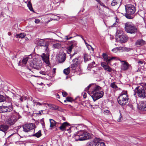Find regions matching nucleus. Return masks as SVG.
Returning a JSON list of instances; mask_svg holds the SVG:
<instances>
[{
	"label": "nucleus",
	"instance_id": "1",
	"mask_svg": "<svg viewBox=\"0 0 146 146\" xmlns=\"http://www.w3.org/2000/svg\"><path fill=\"white\" fill-rule=\"evenodd\" d=\"M125 7L126 12L125 16L129 19H133L136 10L135 7L131 4H127Z\"/></svg>",
	"mask_w": 146,
	"mask_h": 146
},
{
	"label": "nucleus",
	"instance_id": "2",
	"mask_svg": "<svg viewBox=\"0 0 146 146\" xmlns=\"http://www.w3.org/2000/svg\"><path fill=\"white\" fill-rule=\"evenodd\" d=\"M75 137L76 141H84L91 138L90 133L84 131H80L78 132Z\"/></svg>",
	"mask_w": 146,
	"mask_h": 146
},
{
	"label": "nucleus",
	"instance_id": "3",
	"mask_svg": "<svg viewBox=\"0 0 146 146\" xmlns=\"http://www.w3.org/2000/svg\"><path fill=\"white\" fill-rule=\"evenodd\" d=\"M125 30L127 33L135 34L137 32L136 27L131 23L128 22L125 24Z\"/></svg>",
	"mask_w": 146,
	"mask_h": 146
},
{
	"label": "nucleus",
	"instance_id": "4",
	"mask_svg": "<svg viewBox=\"0 0 146 146\" xmlns=\"http://www.w3.org/2000/svg\"><path fill=\"white\" fill-rule=\"evenodd\" d=\"M19 115L18 113L14 111L10 118L7 120L6 124L10 126L13 125L19 118Z\"/></svg>",
	"mask_w": 146,
	"mask_h": 146
},
{
	"label": "nucleus",
	"instance_id": "5",
	"mask_svg": "<svg viewBox=\"0 0 146 146\" xmlns=\"http://www.w3.org/2000/svg\"><path fill=\"white\" fill-rule=\"evenodd\" d=\"M37 44L40 46L44 47V50L45 51L48 52L49 51V49L48 47V43L44 39H38L36 40Z\"/></svg>",
	"mask_w": 146,
	"mask_h": 146
},
{
	"label": "nucleus",
	"instance_id": "6",
	"mask_svg": "<svg viewBox=\"0 0 146 146\" xmlns=\"http://www.w3.org/2000/svg\"><path fill=\"white\" fill-rule=\"evenodd\" d=\"M135 89L137 90V93L138 97L141 99L145 98L146 92L142 86L136 87Z\"/></svg>",
	"mask_w": 146,
	"mask_h": 146
},
{
	"label": "nucleus",
	"instance_id": "7",
	"mask_svg": "<svg viewBox=\"0 0 146 146\" xmlns=\"http://www.w3.org/2000/svg\"><path fill=\"white\" fill-rule=\"evenodd\" d=\"M23 131L25 132H29L31 131H35V125L33 123L25 124L23 125Z\"/></svg>",
	"mask_w": 146,
	"mask_h": 146
},
{
	"label": "nucleus",
	"instance_id": "8",
	"mask_svg": "<svg viewBox=\"0 0 146 146\" xmlns=\"http://www.w3.org/2000/svg\"><path fill=\"white\" fill-rule=\"evenodd\" d=\"M138 109L143 111H146V101H139L137 102Z\"/></svg>",
	"mask_w": 146,
	"mask_h": 146
},
{
	"label": "nucleus",
	"instance_id": "9",
	"mask_svg": "<svg viewBox=\"0 0 146 146\" xmlns=\"http://www.w3.org/2000/svg\"><path fill=\"white\" fill-rule=\"evenodd\" d=\"M46 104H47L50 107V109L54 110H57L58 109V107L57 106L51 104H46V103H41L39 102H34V106H36L44 105Z\"/></svg>",
	"mask_w": 146,
	"mask_h": 146
},
{
	"label": "nucleus",
	"instance_id": "10",
	"mask_svg": "<svg viewBox=\"0 0 146 146\" xmlns=\"http://www.w3.org/2000/svg\"><path fill=\"white\" fill-rule=\"evenodd\" d=\"M129 99L127 92H123L118 97L117 100H128Z\"/></svg>",
	"mask_w": 146,
	"mask_h": 146
},
{
	"label": "nucleus",
	"instance_id": "11",
	"mask_svg": "<svg viewBox=\"0 0 146 146\" xmlns=\"http://www.w3.org/2000/svg\"><path fill=\"white\" fill-rule=\"evenodd\" d=\"M11 104V103H10ZM13 108L12 106L9 105L8 106H2L0 107V112L3 113L9 112L12 110Z\"/></svg>",
	"mask_w": 146,
	"mask_h": 146
},
{
	"label": "nucleus",
	"instance_id": "12",
	"mask_svg": "<svg viewBox=\"0 0 146 146\" xmlns=\"http://www.w3.org/2000/svg\"><path fill=\"white\" fill-rule=\"evenodd\" d=\"M79 58V57H77L72 60L73 63L71 64L70 67L73 70H75L78 66L79 62L78 60Z\"/></svg>",
	"mask_w": 146,
	"mask_h": 146
},
{
	"label": "nucleus",
	"instance_id": "13",
	"mask_svg": "<svg viewBox=\"0 0 146 146\" xmlns=\"http://www.w3.org/2000/svg\"><path fill=\"white\" fill-rule=\"evenodd\" d=\"M121 62V69L122 70H125L128 69L130 66L128 63L125 61L119 60Z\"/></svg>",
	"mask_w": 146,
	"mask_h": 146
},
{
	"label": "nucleus",
	"instance_id": "14",
	"mask_svg": "<svg viewBox=\"0 0 146 146\" xmlns=\"http://www.w3.org/2000/svg\"><path fill=\"white\" fill-rule=\"evenodd\" d=\"M104 95V92H100L94 95H92L91 96L93 100H96L99 98L102 97Z\"/></svg>",
	"mask_w": 146,
	"mask_h": 146
},
{
	"label": "nucleus",
	"instance_id": "15",
	"mask_svg": "<svg viewBox=\"0 0 146 146\" xmlns=\"http://www.w3.org/2000/svg\"><path fill=\"white\" fill-rule=\"evenodd\" d=\"M94 88L91 92V94L94 95L99 92H100L101 87L98 86H97L95 84H93Z\"/></svg>",
	"mask_w": 146,
	"mask_h": 146
},
{
	"label": "nucleus",
	"instance_id": "16",
	"mask_svg": "<svg viewBox=\"0 0 146 146\" xmlns=\"http://www.w3.org/2000/svg\"><path fill=\"white\" fill-rule=\"evenodd\" d=\"M49 55L48 54L43 53L41 56L43 60L46 64H49Z\"/></svg>",
	"mask_w": 146,
	"mask_h": 146
},
{
	"label": "nucleus",
	"instance_id": "17",
	"mask_svg": "<svg viewBox=\"0 0 146 146\" xmlns=\"http://www.w3.org/2000/svg\"><path fill=\"white\" fill-rule=\"evenodd\" d=\"M104 61L106 62L108 64L112 60L114 59V57H111L109 56L106 54L104 53L102 54Z\"/></svg>",
	"mask_w": 146,
	"mask_h": 146
},
{
	"label": "nucleus",
	"instance_id": "18",
	"mask_svg": "<svg viewBox=\"0 0 146 146\" xmlns=\"http://www.w3.org/2000/svg\"><path fill=\"white\" fill-rule=\"evenodd\" d=\"M117 40H119L121 43H124L128 40V36L126 35H119L118 36Z\"/></svg>",
	"mask_w": 146,
	"mask_h": 146
},
{
	"label": "nucleus",
	"instance_id": "19",
	"mask_svg": "<svg viewBox=\"0 0 146 146\" xmlns=\"http://www.w3.org/2000/svg\"><path fill=\"white\" fill-rule=\"evenodd\" d=\"M66 55L65 53L62 52L59 55L58 60L59 62L60 63H63L66 59Z\"/></svg>",
	"mask_w": 146,
	"mask_h": 146
},
{
	"label": "nucleus",
	"instance_id": "20",
	"mask_svg": "<svg viewBox=\"0 0 146 146\" xmlns=\"http://www.w3.org/2000/svg\"><path fill=\"white\" fill-rule=\"evenodd\" d=\"M71 45L67 48V52L68 54H70L72 51V50L73 47L75 46L77 44L76 41L73 40L71 41L70 42Z\"/></svg>",
	"mask_w": 146,
	"mask_h": 146
},
{
	"label": "nucleus",
	"instance_id": "21",
	"mask_svg": "<svg viewBox=\"0 0 146 146\" xmlns=\"http://www.w3.org/2000/svg\"><path fill=\"white\" fill-rule=\"evenodd\" d=\"M13 98L15 100H27V98L26 96H21L18 94L15 95L13 94Z\"/></svg>",
	"mask_w": 146,
	"mask_h": 146
},
{
	"label": "nucleus",
	"instance_id": "22",
	"mask_svg": "<svg viewBox=\"0 0 146 146\" xmlns=\"http://www.w3.org/2000/svg\"><path fill=\"white\" fill-rule=\"evenodd\" d=\"M61 124V126L59 127V128L61 131L66 130V127L69 125V124L67 122H64Z\"/></svg>",
	"mask_w": 146,
	"mask_h": 146
},
{
	"label": "nucleus",
	"instance_id": "23",
	"mask_svg": "<svg viewBox=\"0 0 146 146\" xmlns=\"http://www.w3.org/2000/svg\"><path fill=\"white\" fill-rule=\"evenodd\" d=\"M9 127L7 125H0V131L5 132L8 129Z\"/></svg>",
	"mask_w": 146,
	"mask_h": 146
},
{
	"label": "nucleus",
	"instance_id": "24",
	"mask_svg": "<svg viewBox=\"0 0 146 146\" xmlns=\"http://www.w3.org/2000/svg\"><path fill=\"white\" fill-rule=\"evenodd\" d=\"M28 60V57H26L23 58L22 61V62L19 61V62L18 63V64L20 66H23L24 65H25L27 63Z\"/></svg>",
	"mask_w": 146,
	"mask_h": 146
},
{
	"label": "nucleus",
	"instance_id": "25",
	"mask_svg": "<svg viewBox=\"0 0 146 146\" xmlns=\"http://www.w3.org/2000/svg\"><path fill=\"white\" fill-rule=\"evenodd\" d=\"M145 42L142 40H138L136 42L135 44L137 46H139L143 45L145 44Z\"/></svg>",
	"mask_w": 146,
	"mask_h": 146
},
{
	"label": "nucleus",
	"instance_id": "26",
	"mask_svg": "<svg viewBox=\"0 0 146 146\" xmlns=\"http://www.w3.org/2000/svg\"><path fill=\"white\" fill-rule=\"evenodd\" d=\"M30 66L31 67L36 69H39L40 68V66L37 64H35L33 62H31L30 63Z\"/></svg>",
	"mask_w": 146,
	"mask_h": 146
},
{
	"label": "nucleus",
	"instance_id": "27",
	"mask_svg": "<svg viewBox=\"0 0 146 146\" xmlns=\"http://www.w3.org/2000/svg\"><path fill=\"white\" fill-rule=\"evenodd\" d=\"M84 62H85L89 61L90 60H91L90 56L88 54H84Z\"/></svg>",
	"mask_w": 146,
	"mask_h": 146
},
{
	"label": "nucleus",
	"instance_id": "28",
	"mask_svg": "<svg viewBox=\"0 0 146 146\" xmlns=\"http://www.w3.org/2000/svg\"><path fill=\"white\" fill-rule=\"evenodd\" d=\"M122 0H113L112 2L111 3L112 6H114L117 4H119L121 2Z\"/></svg>",
	"mask_w": 146,
	"mask_h": 146
},
{
	"label": "nucleus",
	"instance_id": "29",
	"mask_svg": "<svg viewBox=\"0 0 146 146\" xmlns=\"http://www.w3.org/2000/svg\"><path fill=\"white\" fill-rule=\"evenodd\" d=\"M124 49V47H117L114 48L112 50V51L115 53H116L119 51L122 50Z\"/></svg>",
	"mask_w": 146,
	"mask_h": 146
},
{
	"label": "nucleus",
	"instance_id": "30",
	"mask_svg": "<svg viewBox=\"0 0 146 146\" xmlns=\"http://www.w3.org/2000/svg\"><path fill=\"white\" fill-rule=\"evenodd\" d=\"M50 127H53L55 125V121L53 119H50Z\"/></svg>",
	"mask_w": 146,
	"mask_h": 146
},
{
	"label": "nucleus",
	"instance_id": "31",
	"mask_svg": "<svg viewBox=\"0 0 146 146\" xmlns=\"http://www.w3.org/2000/svg\"><path fill=\"white\" fill-rule=\"evenodd\" d=\"M16 36L17 38H23L25 36V35L24 33H21L16 34Z\"/></svg>",
	"mask_w": 146,
	"mask_h": 146
},
{
	"label": "nucleus",
	"instance_id": "32",
	"mask_svg": "<svg viewBox=\"0 0 146 146\" xmlns=\"http://www.w3.org/2000/svg\"><path fill=\"white\" fill-rule=\"evenodd\" d=\"M41 135V131H39L38 132L36 133L35 134H33L32 135L33 136H35L37 138L40 137Z\"/></svg>",
	"mask_w": 146,
	"mask_h": 146
},
{
	"label": "nucleus",
	"instance_id": "33",
	"mask_svg": "<svg viewBox=\"0 0 146 146\" xmlns=\"http://www.w3.org/2000/svg\"><path fill=\"white\" fill-rule=\"evenodd\" d=\"M64 73L66 75H68L70 72V67H68L66 69H65L63 71Z\"/></svg>",
	"mask_w": 146,
	"mask_h": 146
},
{
	"label": "nucleus",
	"instance_id": "34",
	"mask_svg": "<svg viewBox=\"0 0 146 146\" xmlns=\"http://www.w3.org/2000/svg\"><path fill=\"white\" fill-rule=\"evenodd\" d=\"M27 5L31 11H33L32 4L30 2H29L27 4Z\"/></svg>",
	"mask_w": 146,
	"mask_h": 146
},
{
	"label": "nucleus",
	"instance_id": "35",
	"mask_svg": "<svg viewBox=\"0 0 146 146\" xmlns=\"http://www.w3.org/2000/svg\"><path fill=\"white\" fill-rule=\"evenodd\" d=\"M104 69L109 72H111L112 70V69L108 65H107L104 68Z\"/></svg>",
	"mask_w": 146,
	"mask_h": 146
},
{
	"label": "nucleus",
	"instance_id": "36",
	"mask_svg": "<svg viewBox=\"0 0 146 146\" xmlns=\"http://www.w3.org/2000/svg\"><path fill=\"white\" fill-rule=\"evenodd\" d=\"M110 86L113 88L116 89V88H117V86L115 84V82H113L111 83L110 84Z\"/></svg>",
	"mask_w": 146,
	"mask_h": 146
},
{
	"label": "nucleus",
	"instance_id": "37",
	"mask_svg": "<svg viewBox=\"0 0 146 146\" xmlns=\"http://www.w3.org/2000/svg\"><path fill=\"white\" fill-rule=\"evenodd\" d=\"M105 143L103 142H98L96 144L95 146H104Z\"/></svg>",
	"mask_w": 146,
	"mask_h": 146
},
{
	"label": "nucleus",
	"instance_id": "38",
	"mask_svg": "<svg viewBox=\"0 0 146 146\" xmlns=\"http://www.w3.org/2000/svg\"><path fill=\"white\" fill-rule=\"evenodd\" d=\"M60 46V44L59 43L55 44L53 45V47L54 48H58Z\"/></svg>",
	"mask_w": 146,
	"mask_h": 146
},
{
	"label": "nucleus",
	"instance_id": "39",
	"mask_svg": "<svg viewBox=\"0 0 146 146\" xmlns=\"http://www.w3.org/2000/svg\"><path fill=\"white\" fill-rule=\"evenodd\" d=\"M119 104L121 106L125 105L126 103V101H117Z\"/></svg>",
	"mask_w": 146,
	"mask_h": 146
},
{
	"label": "nucleus",
	"instance_id": "40",
	"mask_svg": "<svg viewBox=\"0 0 146 146\" xmlns=\"http://www.w3.org/2000/svg\"><path fill=\"white\" fill-rule=\"evenodd\" d=\"M122 33V31L121 30H117L116 33V37H118V35Z\"/></svg>",
	"mask_w": 146,
	"mask_h": 146
},
{
	"label": "nucleus",
	"instance_id": "41",
	"mask_svg": "<svg viewBox=\"0 0 146 146\" xmlns=\"http://www.w3.org/2000/svg\"><path fill=\"white\" fill-rule=\"evenodd\" d=\"M93 84H90L87 88H85L84 90L85 91H86L87 92L88 90L90 88V87L91 86H92V87H93V88H94V86L93 85Z\"/></svg>",
	"mask_w": 146,
	"mask_h": 146
},
{
	"label": "nucleus",
	"instance_id": "42",
	"mask_svg": "<svg viewBox=\"0 0 146 146\" xmlns=\"http://www.w3.org/2000/svg\"><path fill=\"white\" fill-rule=\"evenodd\" d=\"M6 98L5 97L2 95H0V100H5Z\"/></svg>",
	"mask_w": 146,
	"mask_h": 146
},
{
	"label": "nucleus",
	"instance_id": "43",
	"mask_svg": "<svg viewBox=\"0 0 146 146\" xmlns=\"http://www.w3.org/2000/svg\"><path fill=\"white\" fill-rule=\"evenodd\" d=\"M101 5L103 6L105 8H106L107 7L102 2L100 1L98 3Z\"/></svg>",
	"mask_w": 146,
	"mask_h": 146
},
{
	"label": "nucleus",
	"instance_id": "44",
	"mask_svg": "<svg viewBox=\"0 0 146 146\" xmlns=\"http://www.w3.org/2000/svg\"><path fill=\"white\" fill-rule=\"evenodd\" d=\"M120 115L119 116V117L117 119V121L118 122H121V118L122 116H121V114L120 113Z\"/></svg>",
	"mask_w": 146,
	"mask_h": 146
},
{
	"label": "nucleus",
	"instance_id": "45",
	"mask_svg": "<svg viewBox=\"0 0 146 146\" xmlns=\"http://www.w3.org/2000/svg\"><path fill=\"white\" fill-rule=\"evenodd\" d=\"M62 102H60L63 104L64 105H67V102H72V101H62Z\"/></svg>",
	"mask_w": 146,
	"mask_h": 146
},
{
	"label": "nucleus",
	"instance_id": "46",
	"mask_svg": "<svg viewBox=\"0 0 146 146\" xmlns=\"http://www.w3.org/2000/svg\"><path fill=\"white\" fill-rule=\"evenodd\" d=\"M62 95L63 97H66L67 95V94L65 92H62Z\"/></svg>",
	"mask_w": 146,
	"mask_h": 146
},
{
	"label": "nucleus",
	"instance_id": "47",
	"mask_svg": "<svg viewBox=\"0 0 146 146\" xmlns=\"http://www.w3.org/2000/svg\"><path fill=\"white\" fill-rule=\"evenodd\" d=\"M118 23V22H117L116 21V22L114 23L113 25L111 26L112 27H115L116 25H117V24Z\"/></svg>",
	"mask_w": 146,
	"mask_h": 146
},
{
	"label": "nucleus",
	"instance_id": "48",
	"mask_svg": "<svg viewBox=\"0 0 146 146\" xmlns=\"http://www.w3.org/2000/svg\"><path fill=\"white\" fill-rule=\"evenodd\" d=\"M110 112V111L107 110H105L104 111V113L105 114L107 115Z\"/></svg>",
	"mask_w": 146,
	"mask_h": 146
},
{
	"label": "nucleus",
	"instance_id": "49",
	"mask_svg": "<svg viewBox=\"0 0 146 146\" xmlns=\"http://www.w3.org/2000/svg\"><path fill=\"white\" fill-rule=\"evenodd\" d=\"M101 65L104 68L105 67V66H106L107 65L104 62H102L101 63Z\"/></svg>",
	"mask_w": 146,
	"mask_h": 146
},
{
	"label": "nucleus",
	"instance_id": "50",
	"mask_svg": "<svg viewBox=\"0 0 146 146\" xmlns=\"http://www.w3.org/2000/svg\"><path fill=\"white\" fill-rule=\"evenodd\" d=\"M86 146H93L92 144L91 143H88L86 145Z\"/></svg>",
	"mask_w": 146,
	"mask_h": 146
},
{
	"label": "nucleus",
	"instance_id": "51",
	"mask_svg": "<svg viewBox=\"0 0 146 146\" xmlns=\"http://www.w3.org/2000/svg\"><path fill=\"white\" fill-rule=\"evenodd\" d=\"M94 66H93L92 64L90 63L89 64L88 66V68H92L93 67H94Z\"/></svg>",
	"mask_w": 146,
	"mask_h": 146
},
{
	"label": "nucleus",
	"instance_id": "52",
	"mask_svg": "<svg viewBox=\"0 0 146 146\" xmlns=\"http://www.w3.org/2000/svg\"><path fill=\"white\" fill-rule=\"evenodd\" d=\"M40 21V20L37 19L35 20V22L36 23H39Z\"/></svg>",
	"mask_w": 146,
	"mask_h": 146
},
{
	"label": "nucleus",
	"instance_id": "53",
	"mask_svg": "<svg viewBox=\"0 0 146 146\" xmlns=\"http://www.w3.org/2000/svg\"><path fill=\"white\" fill-rule=\"evenodd\" d=\"M66 100H73L72 98L70 97H67L66 98Z\"/></svg>",
	"mask_w": 146,
	"mask_h": 146
},
{
	"label": "nucleus",
	"instance_id": "54",
	"mask_svg": "<svg viewBox=\"0 0 146 146\" xmlns=\"http://www.w3.org/2000/svg\"><path fill=\"white\" fill-rule=\"evenodd\" d=\"M40 73L43 75H46V73L44 71H40L39 72Z\"/></svg>",
	"mask_w": 146,
	"mask_h": 146
},
{
	"label": "nucleus",
	"instance_id": "55",
	"mask_svg": "<svg viewBox=\"0 0 146 146\" xmlns=\"http://www.w3.org/2000/svg\"><path fill=\"white\" fill-rule=\"evenodd\" d=\"M83 97L84 98H86V93H83Z\"/></svg>",
	"mask_w": 146,
	"mask_h": 146
},
{
	"label": "nucleus",
	"instance_id": "56",
	"mask_svg": "<svg viewBox=\"0 0 146 146\" xmlns=\"http://www.w3.org/2000/svg\"><path fill=\"white\" fill-rule=\"evenodd\" d=\"M138 63H139V64H142L143 63V61H139L138 62Z\"/></svg>",
	"mask_w": 146,
	"mask_h": 146
},
{
	"label": "nucleus",
	"instance_id": "57",
	"mask_svg": "<svg viewBox=\"0 0 146 146\" xmlns=\"http://www.w3.org/2000/svg\"><path fill=\"white\" fill-rule=\"evenodd\" d=\"M43 111H44L43 110H41V111H39L38 114H41L42 113H43Z\"/></svg>",
	"mask_w": 146,
	"mask_h": 146
},
{
	"label": "nucleus",
	"instance_id": "58",
	"mask_svg": "<svg viewBox=\"0 0 146 146\" xmlns=\"http://www.w3.org/2000/svg\"><path fill=\"white\" fill-rule=\"evenodd\" d=\"M41 123L43 126H44V122L43 120L42 121Z\"/></svg>",
	"mask_w": 146,
	"mask_h": 146
},
{
	"label": "nucleus",
	"instance_id": "59",
	"mask_svg": "<svg viewBox=\"0 0 146 146\" xmlns=\"http://www.w3.org/2000/svg\"><path fill=\"white\" fill-rule=\"evenodd\" d=\"M66 39L67 40L70 39H71L72 38V37H70L69 38H68L67 36H66Z\"/></svg>",
	"mask_w": 146,
	"mask_h": 146
},
{
	"label": "nucleus",
	"instance_id": "60",
	"mask_svg": "<svg viewBox=\"0 0 146 146\" xmlns=\"http://www.w3.org/2000/svg\"><path fill=\"white\" fill-rule=\"evenodd\" d=\"M88 45L90 46L91 48L92 49V50L93 51H94V48H93L91 45H89V44H88Z\"/></svg>",
	"mask_w": 146,
	"mask_h": 146
},
{
	"label": "nucleus",
	"instance_id": "61",
	"mask_svg": "<svg viewBox=\"0 0 146 146\" xmlns=\"http://www.w3.org/2000/svg\"><path fill=\"white\" fill-rule=\"evenodd\" d=\"M91 64H92V65L93 66H94V65L95 64V62L94 61H93L91 63Z\"/></svg>",
	"mask_w": 146,
	"mask_h": 146
},
{
	"label": "nucleus",
	"instance_id": "62",
	"mask_svg": "<svg viewBox=\"0 0 146 146\" xmlns=\"http://www.w3.org/2000/svg\"><path fill=\"white\" fill-rule=\"evenodd\" d=\"M76 54V53L74 52L72 55H70V58H71L73 56H74V55H75V54Z\"/></svg>",
	"mask_w": 146,
	"mask_h": 146
},
{
	"label": "nucleus",
	"instance_id": "63",
	"mask_svg": "<svg viewBox=\"0 0 146 146\" xmlns=\"http://www.w3.org/2000/svg\"><path fill=\"white\" fill-rule=\"evenodd\" d=\"M77 36H79L80 37H81V38H82V39H84V38H83V36H82V35H77Z\"/></svg>",
	"mask_w": 146,
	"mask_h": 146
},
{
	"label": "nucleus",
	"instance_id": "64",
	"mask_svg": "<svg viewBox=\"0 0 146 146\" xmlns=\"http://www.w3.org/2000/svg\"><path fill=\"white\" fill-rule=\"evenodd\" d=\"M56 69L55 68H53V73H55Z\"/></svg>",
	"mask_w": 146,
	"mask_h": 146
}]
</instances>
